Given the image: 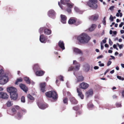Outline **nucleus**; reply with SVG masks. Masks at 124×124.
I'll list each match as a JSON object with an SVG mask.
<instances>
[{
  "label": "nucleus",
  "instance_id": "1",
  "mask_svg": "<svg viewBox=\"0 0 124 124\" xmlns=\"http://www.w3.org/2000/svg\"><path fill=\"white\" fill-rule=\"evenodd\" d=\"M75 37L79 42L83 44L87 43L91 39L89 36L84 33H82Z\"/></svg>",
  "mask_w": 124,
  "mask_h": 124
},
{
  "label": "nucleus",
  "instance_id": "2",
  "mask_svg": "<svg viewBox=\"0 0 124 124\" xmlns=\"http://www.w3.org/2000/svg\"><path fill=\"white\" fill-rule=\"evenodd\" d=\"M69 0H61V4L64 5H67L68 8L66 9V11L70 13L71 12V8L73 6V4L69 2Z\"/></svg>",
  "mask_w": 124,
  "mask_h": 124
},
{
  "label": "nucleus",
  "instance_id": "3",
  "mask_svg": "<svg viewBox=\"0 0 124 124\" xmlns=\"http://www.w3.org/2000/svg\"><path fill=\"white\" fill-rule=\"evenodd\" d=\"M45 95L47 97L52 98L54 100L57 99V98L56 93L54 91H51L47 92L45 93Z\"/></svg>",
  "mask_w": 124,
  "mask_h": 124
},
{
  "label": "nucleus",
  "instance_id": "4",
  "mask_svg": "<svg viewBox=\"0 0 124 124\" xmlns=\"http://www.w3.org/2000/svg\"><path fill=\"white\" fill-rule=\"evenodd\" d=\"M89 1L87 3L88 5L90 8L93 9L97 8L98 6L96 4L97 0H89Z\"/></svg>",
  "mask_w": 124,
  "mask_h": 124
},
{
  "label": "nucleus",
  "instance_id": "5",
  "mask_svg": "<svg viewBox=\"0 0 124 124\" xmlns=\"http://www.w3.org/2000/svg\"><path fill=\"white\" fill-rule=\"evenodd\" d=\"M8 81V77L6 75L4 74L0 78V85H4L7 83Z\"/></svg>",
  "mask_w": 124,
  "mask_h": 124
},
{
  "label": "nucleus",
  "instance_id": "6",
  "mask_svg": "<svg viewBox=\"0 0 124 124\" xmlns=\"http://www.w3.org/2000/svg\"><path fill=\"white\" fill-rule=\"evenodd\" d=\"M56 13L54 11L53 9L49 10L48 12V16L50 18L53 19L55 17Z\"/></svg>",
  "mask_w": 124,
  "mask_h": 124
},
{
  "label": "nucleus",
  "instance_id": "7",
  "mask_svg": "<svg viewBox=\"0 0 124 124\" xmlns=\"http://www.w3.org/2000/svg\"><path fill=\"white\" fill-rule=\"evenodd\" d=\"M73 53L75 54H79L82 55L83 54V52L80 49L76 48L73 47L72 48Z\"/></svg>",
  "mask_w": 124,
  "mask_h": 124
},
{
  "label": "nucleus",
  "instance_id": "8",
  "mask_svg": "<svg viewBox=\"0 0 124 124\" xmlns=\"http://www.w3.org/2000/svg\"><path fill=\"white\" fill-rule=\"evenodd\" d=\"M7 91L10 94H12V93L16 92L17 91L16 88L13 87L11 86L8 88L7 89Z\"/></svg>",
  "mask_w": 124,
  "mask_h": 124
},
{
  "label": "nucleus",
  "instance_id": "9",
  "mask_svg": "<svg viewBox=\"0 0 124 124\" xmlns=\"http://www.w3.org/2000/svg\"><path fill=\"white\" fill-rule=\"evenodd\" d=\"M99 16L98 14H95L89 17V19L93 21H96L98 19Z\"/></svg>",
  "mask_w": 124,
  "mask_h": 124
},
{
  "label": "nucleus",
  "instance_id": "10",
  "mask_svg": "<svg viewBox=\"0 0 124 124\" xmlns=\"http://www.w3.org/2000/svg\"><path fill=\"white\" fill-rule=\"evenodd\" d=\"M74 74L76 77L77 79V82L82 81L84 80V78L81 75L78 74L76 75V73L75 72H74Z\"/></svg>",
  "mask_w": 124,
  "mask_h": 124
},
{
  "label": "nucleus",
  "instance_id": "11",
  "mask_svg": "<svg viewBox=\"0 0 124 124\" xmlns=\"http://www.w3.org/2000/svg\"><path fill=\"white\" fill-rule=\"evenodd\" d=\"M93 94V91L92 89H91L85 93V95L87 97L92 96Z\"/></svg>",
  "mask_w": 124,
  "mask_h": 124
},
{
  "label": "nucleus",
  "instance_id": "12",
  "mask_svg": "<svg viewBox=\"0 0 124 124\" xmlns=\"http://www.w3.org/2000/svg\"><path fill=\"white\" fill-rule=\"evenodd\" d=\"M38 105L39 108L42 109H44L48 107V105L47 104H43L41 103H38Z\"/></svg>",
  "mask_w": 124,
  "mask_h": 124
},
{
  "label": "nucleus",
  "instance_id": "13",
  "mask_svg": "<svg viewBox=\"0 0 124 124\" xmlns=\"http://www.w3.org/2000/svg\"><path fill=\"white\" fill-rule=\"evenodd\" d=\"M80 86L82 89H85L88 87L89 85L86 83L82 82L80 84Z\"/></svg>",
  "mask_w": 124,
  "mask_h": 124
},
{
  "label": "nucleus",
  "instance_id": "14",
  "mask_svg": "<svg viewBox=\"0 0 124 124\" xmlns=\"http://www.w3.org/2000/svg\"><path fill=\"white\" fill-rule=\"evenodd\" d=\"M46 86L45 83L43 82L40 84V87L41 91L43 92L46 91L45 86Z\"/></svg>",
  "mask_w": 124,
  "mask_h": 124
},
{
  "label": "nucleus",
  "instance_id": "15",
  "mask_svg": "<svg viewBox=\"0 0 124 124\" xmlns=\"http://www.w3.org/2000/svg\"><path fill=\"white\" fill-rule=\"evenodd\" d=\"M39 40L40 42L42 43H45L47 41V39H45L44 36L43 35L40 36Z\"/></svg>",
  "mask_w": 124,
  "mask_h": 124
},
{
  "label": "nucleus",
  "instance_id": "16",
  "mask_svg": "<svg viewBox=\"0 0 124 124\" xmlns=\"http://www.w3.org/2000/svg\"><path fill=\"white\" fill-rule=\"evenodd\" d=\"M10 97L12 100H16L17 98L18 94L17 93L15 92L14 93H12V94H10Z\"/></svg>",
  "mask_w": 124,
  "mask_h": 124
},
{
  "label": "nucleus",
  "instance_id": "17",
  "mask_svg": "<svg viewBox=\"0 0 124 124\" xmlns=\"http://www.w3.org/2000/svg\"><path fill=\"white\" fill-rule=\"evenodd\" d=\"M61 22L65 24L66 23L67 17L65 15H61Z\"/></svg>",
  "mask_w": 124,
  "mask_h": 124
},
{
  "label": "nucleus",
  "instance_id": "18",
  "mask_svg": "<svg viewBox=\"0 0 124 124\" xmlns=\"http://www.w3.org/2000/svg\"><path fill=\"white\" fill-rule=\"evenodd\" d=\"M73 64H74L77 65L75 68V70H78L79 69L80 66V64H79L77 62V61L76 60H74L73 61Z\"/></svg>",
  "mask_w": 124,
  "mask_h": 124
},
{
  "label": "nucleus",
  "instance_id": "19",
  "mask_svg": "<svg viewBox=\"0 0 124 124\" xmlns=\"http://www.w3.org/2000/svg\"><path fill=\"white\" fill-rule=\"evenodd\" d=\"M19 86L25 92H26L27 91V88L24 85L22 84H20L19 85Z\"/></svg>",
  "mask_w": 124,
  "mask_h": 124
},
{
  "label": "nucleus",
  "instance_id": "20",
  "mask_svg": "<svg viewBox=\"0 0 124 124\" xmlns=\"http://www.w3.org/2000/svg\"><path fill=\"white\" fill-rule=\"evenodd\" d=\"M76 19L74 18H70L68 21V23L69 24H74L76 22Z\"/></svg>",
  "mask_w": 124,
  "mask_h": 124
},
{
  "label": "nucleus",
  "instance_id": "21",
  "mask_svg": "<svg viewBox=\"0 0 124 124\" xmlns=\"http://www.w3.org/2000/svg\"><path fill=\"white\" fill-rule=\"evenodd\" d=\"M45 72L42 70L37 71L35 73L36 75L38 76H41L43 75Z\"/></svg>",
  "mask_w": 124,
  "mask_h": 124
},
{
  "label": "nucleus",
  "instance_id": "22",
  "mask_svg": "<svg viewBox=\"0 0 124 124\" xmlns=\"http://www.w3.org/2000/svg\"><path fill=\"white\" fill-rule=\"evenodd\" d=\"M77 92L78 93V95L81 99H83L84 98V95L81 92L80 88H77Z\"/></svg>",
  "mask_w": 124,
  "mask_h": 124
},
{
  "label": "nucleus",
  "instance_id": "23",
  "mask_svg": "<svg viewBox=\"0 0 124 124\" xmlns=\"http://www.w3.org/2000/svg\"><path fill=\"white\" fill-rule=\"evenodd\" d=\"M58 45L62 50L65 49L64 44L63 41H60L58 43Z\"/></svg>",
  "mask_w": 124,
  "mask_h": 124
},
{
  "label": "nucleus",
  "instance_id": "24",
  "mask_svg": "<svg viewBox=\"0 0 124 124\" xmlns=\"http://www.w3.org/2000/svg\"><path fill=\"white\" fill-rule=\"evenodd\" d=\"M2 96L1 98L4 99H7L8 98V96L6 93L2 92Z\"/></svg>",
  "mask_w": 124,
  "mask_h": 124
},
{
  "label": "nucleus",
  "instance_id": "25",
  "mask_svg": "<svg viewBox=\"0 0 124 124\" xmlns=\"http://www.w3.org/2000/svg\"><path fill=\"white\" fill-rule=\"evenodd\" d=\"M70 101L73 104H76L77 103V101L75 99V98L73 97H71L70 99Z\"/></svg>",
  "mask_w": 124,
  "mask_h": 124
},
{
  "label": "nucleus",
  "instance_id": "26",
  "mask_svg": "<svg viewBox=\"0 0 124 124\" xmlns=\"http://www.w3.org/2000/svg\"><path fill=\"white\" fill-rule=\"evenodd\" d=\"M90 68V66L87 64H85L84 66V69L85 71L86 72H87L89 70Z\"/></svg>",
  "mask_w": 124,
  "mask_h": 124
},
{
  "label": "nucleus",
  "instance_id": "27",
  "mask_svg": "<svg viewBox=\"0 0 124 124\" xmlns=\"http://www.w3.org/2000/svg\"><path fill=\"white\" fill-rule=\"evenodd\" d=\"M44 32L45 34L46 35H50L51 33V30L47 29H45Z\"/></svg>",
  "mask_w": 124,
  "mask_h": 124
},
{
  "label": "nucleus",
  "instance_id": "28",
  "mask_svg": "<svg viewBox=\"0 0 124 124\" xmlns=\"http://www.w3.org/2000/svg\"><path fill=\"white\" fill-rule=\"evenodd\" d=\"M96 26V24H92L91 26L89 28V30L90 31H92L95 29Z\"/></svg>",
  "mask_w": 124,
  "mask_h": 124
},
{
  "label": "nucleus",
  "instance_id": "29",
  "mask_svg": "<svg viewBox=\"0 0 124 124\" xmlns=\"http://www.w3.org/2000/svg\"><path fill=\"white\" fill-rule=\"evenodd\" d=\"M23 113L22 112H19L17 113L18 118L19 119L22 116Z\"/></svg>",
  "mask_w": 124,
  "mask_h": 124
},
{
  "label": "nucleus",
  "instance_id": "30",
  "mask_svg": "<svg viewBox=\"0 0 124 124\" xmlns=\"http://www.w3.org/2000/svg\"><path fill=\"white\" fill-rule=\"evenodd\" d=\"M39 69V66L37 64H35L34 66L33 69L34 71L35 70H38Z\"/></svg>",
  "mask_w": 124,
  "mask_h": 124
},
{
  "label": "nucleus",
  "instance_id": "31",
  "mask_svg": "<svg viewBox=\"0 0 124 124\" xmlns=\"http://www.w3.org/2000/svg\"><path fill=\"white\" fill-rule=\"evenodd\" d=\"M75 10L77 12L79 13V14H81L82 13V12L77 7H75L74 8Z\"/></svg>",
  "mask_w": 124,
  "mask_h": 124
},
{
  "label": "nucleus",
  "instance_id": "32",
  "mask_svg": "<svg viewBox=\"0 0 124 124\" xmlns=\"http://www.w3.org/2000/svg\"><path fill=\"white\" fill-rule=\"evenodd\" d=\"M13 104L12 102L10 100L8 101L7 103V105L8 107H9L12 106Z\"/></svg>",
  "mask_w": 124,
  "mask_h": 124
},
{
  "label": "nucleus",
  "instance_id": "33",
  "mask_svg": "<svg viewBox=\"0 0 124 124\" xmlns=\"http://www.w3.org/2000/svg\"><path fill=\"white\" fill-rule=\"evenodd\" d=\"M24 79L27 83L29 84L30 83V80L29 78L26 77H24Z\"/></svg>",
  "mask_w": 124,
  "mask_h": 124
},
{
  "label": "nucleus",
  "instance_id": "34",
  "mask_svg": "<svg viewBox=\"0 0 124 124\" xmlns=\"http://www.w3.org/2000/svg\"><path fill=\"white\" fill-rule=\"evenodd\" d=\"M22 81V79L21 78L17 79L15 83V84L16 85H18L19 82H21Z\"/></svg>",
  "mask_w": 124,
  "mask_h": 124
},
{
  "label": "nucleus",
  "instance_id": "35",
  "mask_svg": "<svg viewBox=\"0 0 124 124\" xmlns=\"http://www.w3.org/2000/svg\"><path fill=\"white\" fill-rule=\"evenodd\" d=\"M16 112V110L14 108H13L11 110V112L10 114L11 115H13L15 114Z\"/></svg>",
  "mask_w": 124,
  "mask_h": 124
},
{
  "label": "nucleus",
  "instance_id": "36",
  "mask_svg": "<svg viewBox=\"0 0 124 124\" xmlns=\"http://www.w3.org/2000/svg\"><path fill=\"white\" fill-rule=\"evenodd\" d=\"M27 97L30 100H34V98L30 94H28L27 95Z\"/></svg>",
  "mask_w": 124,
  "mask_h": 124
},
{
  "label": "nucleus",
  "instance_id": "37",
  "mask_svg": "<svg viewBox=\"0 0 124 124\" xmlns=\"http://www.w3.org/2000/svg\"><path fill=\"white\" fill-rule=\"evenodd\" d=\"M88 107L89 108H93L94 107V106L91 103H89L88 104Z\"/></svg>",
  "mask_w": 124,
  "mask_h": 124
},
{
  "label": "nucleus",
  "instance_id": "38",
  "mask_svg": "<svg viewBox=\"0 0 124 124\" xmlns=\"http://www.w3.org/2000/svg\"><path fill=\"white\" fill-rule=\"evenodd\" d=\"M44 27H41L39 30V32L41 34L43 32L44 29H45Z\"/></svg>",
  "mask_w": 124,
  "mask_h": 124
},
{
  "label": "nucleus",
  "instance_id": "39",
  "mask_svg": "<svg viewBox=\"0 0 124 124\" xmlns=\"http://www.w3.org/2000/svg\"><path fill=\"white\" fill-rule=\"evenodd\" d=\"M101 62L99 61L98 62V63L99 64V66L101 67H103L104 66V64L103 63H101Z\"/></svg>",
  "mask_w": 124,
  "mask_h": 124
},
{
  "label": "nucleus",
  "instance_id": "40",
  "mask_svg": "<svg viewBox=\"0 0 124 124\" xmlns=\"http://www.w3.org/2000/svg\"><path fill=\"white\" fill-rule=\"evenodd\" d=\"M68 100L67 98H65L63 100V101L64 103L67 104L68 103Z\"/></svg>",
  "mask_w": 124,
  "mask_h": 124
},
{
  "label": "nucleus",
  "instance_id": "41",
  "mask_svg": "<svg viewBox=\"0 0 124 124\" xmlns=\"http://www.w3.org/2000/svg\"><path fill=\"white\" fill-rule=\"evenodd\" d=\"M21 101L22 102H25V100L24 97L23 96H22L21 99Z\"/></svg>",
  "mask_w": 124,
  "mask_h": 124
},
{
  "label": "nucleus",
  "instance_id": "42",
  "mask_svg": "<svg viewBox=\"0 0 124 124\" xmlns=\"http://www.w3.org/2000/svg\"><path fill=\"white\" fill-rule=\"evenodd\" d=\"M117 78L119 80H124V78H122L121 77L117 76Z\"/></svg>",
  "mask_w": 124,
  "mask_h": 124
},
{
  "label": "nucleus",
  "instance_id": "43",
  "mask_svg": "<svg viewBox=\"0 0 124 124\" xmlns=\"http://www.w3.org/2000/svg\"><path fill=\"white\" fill-rule=\"evenodd\" d=\"M4 74L3 73V71L2 70H0V78Z\"/></svg>",
  "mask_w": 124,
  "mask_h": 124
},
{
  "label": "nucleus",
  "instance_id": "44",
  "mask_svg": "<svg viewBox=\"0 0 124 124\" xmlns=\"http://www.w3.org/2000/svg\"><path fill=\"white\" fill-rule=\"evenodd\" d=\"M74 70L76 71L75 70V68H74L73 67H70L69 68V69H68V71H70L71 70Z\"/></svg>",
  "mask_w": 124,
  "mask_h": 124
},
{
  "label": "nucleus",
  "instance_id": "45",
  "mask_svg": "<svg viewBox=\"0 0 124 124\" xmlns=\"http://www.w3.org/2000/svg\"><path fill=\"white\" fill-rule=\"evenodd\" d=\"M82 22L81 21L79 20H78V21H77L76 22V25H78L81 23Z\"/></svg>",
  "mask_w": 124,
  "mask_h": 124
},
{
  "label": "nucleus",
  "instance_id": "46",
  "mask_svg": "<svg viewBox=\"0 0 124 124\" xmlns=\"http://www.w3.org/2000/svg\"><path fill=\"white\" fill-rule=\"evenodd\" d=\"M116 105L117 107H120L121 106V104L120 103H117L116 104Z\"/></svg>",
  "mask_w": 124,
  "mask_h": 124
},
{
  "label": "nucleus",
  "instance_id": "47",
  "mask_svg": "<svg viewBox=\"0 0 124 124\" xmlns=\"http://www.w3.org/2000/svg\"><path fill=\"white\" fill-rule=\"evenodd\" d=\"M79 107L78 106H76L73 107V109L76 110H78V109Z\"/></svg>",
  "mask_w": 124,
  "mask_h": 124
},
{
  "label": "nucleus",
  "instance_id": "48",
  "mask_svg": "<svg viewBox=\"0 0 124 124\" xmlns=\"http://www.w3.org/2000/svg\"><path fill=\"white\" fill-rule=\"evenodd\" d=\"M114 8V6H111L110 7V8H109V9L111 10H113Z\"/></svg>",
  "mask_w": 124,
  "mask_h": 124
},
{
  "label": "nucleus",
  "instance_id": "49",
  "mask_svg": "<svg viewBox=\"0 0 124 124\" xmlns=\"http://www.w3.org/2000/svg\"><path fill=\"white\" fill-rule=\"evenodd\" d=\"M63 77L61 76H60L59 77V78L62 81H63Z\"/></svg>",
  "mask_w": 124,
  "mask_h": 124
},
{
  "label": "nucleus",
  "instance_id": "50",
  "mask_svg": "<svg viewBox=\"0 0 124 124\" xmlns=\"http://www.w3.org/2000/svg\"><path fill=\"white\" fill-rule=\"evenodd\" d=\"M124 46V45L123 44L120 45L119 46V48L120 49L122 48Z\"/></svg>",
  "mask_w": 124,
  "mask_h": 124
},
{
  "label": "nucleus",
  "instance_id": "51",
  "mask_svg": "<svg viewBox=\"0 0 124 124\" xmlns=\"http://www.w3.org/2000/svg\"><path fill=\"white\" fill-rule=\"evenodd\" d=\"M58 4L59 6L62 9H63V8L62 7V5L61 4H60V3L59 2H58Z\"/></svg>",
  "mask_w": 124,
  "mask_h": 124
},
{
  "label": "nucleus",
  "instance_id": "52",
  "mask_svg": "<svg viewBox=\"0 0 124 124\" xmlns=\"http://www.w3.org/2000/svg\"><path fill=\"white\" fill-rule=\"evenodd\" d=\"M21 111L22 112H23V113H25L26 112V109H21Z\"/></svg>",
  "mask_w": 124,
  "mask_h": 124
},
{
  "label": "nucleus",
  "instance_id": "53",
  "mask_svg": "<svg viewBox=\"0 0 124 124\" xmlns=\"http://www.w3.org/2000/svg\"><path fill=\"white\" fill-rule=\"evenodd\" d=\"M111 63L112 62L111 61H108L107 64V66H109L111 64Z\"/></svg>",
  "mask_w": 124,
  "mask_h": 124
},
{
  "label": "nucleus",
  "instance_id": "54",
  "mask_svg": "<svg viewBox=\"0 0 124 124\" xmlns=\"http://www.w3.org/2000/svg\"><path fill=\"white\" fill-rule=\"evenodd\" d=\"M113 47L115 49H116V50H118V48L116 47V45L115 44H114L113 46Z\"/></svg>",
  "mask_w": 124,
  "mask_h": 124
},
{
  "label": "nucleus",
  "instance_id": "55",
  "mask_svg": "<svg viewBox=\"0 0 124 124\" xmlns=\"http://www.w3.org/2000/svg\"><path fill=\"white\" fill-rule=\"evenodd\" d=\"M101 50H102V49H103V48H104L103 44H102V42H101Z\"/></svg>",
  "mask_w": 124,
  "mask_h": 124
},
{
  "label": "nucleus",
  "instance_id": "56",
  "mask_svg": "<svg viewBox=\"0 0 124 124\" xmlns=\"http://www.w3.org/2000/svg\"><path fill=\"white\" fill-rule=\"evenodd\" d=\"M109 43L111 46L113 44V42L110 39H109Z\"/></svg>",
  "mask_w": 124,
  "mask_h": 124
},
{
  "label": "nucleus",
  "instance_id": "57",
  "mask_svg": "<svg viewBox=\"0 0 124 124\" xmlns=\"http://www.w3.org/2000/svg\"><path fill=\"white\" fill-rule=\"evenodd\" d=\"M113 17L112 16V15H111L110 16L109 19L111 21H113Z\"/></svg>",
  "mask_w": 124,
  "mask_h": 124
},
{
  "label": "nucleus",
  "instance_id": "58",
  "mask_svg": "<svg viewBox=\"0 0 124 124\" xmlns=\"http://www.w3.org/2000/svg\"><path fill=\"white\" fill-rule=\"evenodd\" d=\"M14 107L17 109H20V107L17 105H15Z\"/></svg>",
  "mask_w": 124,
  "mask_h": 124
},
{
  "label": "nucleus",
  "instance_id": "59",
  "mask_svg": "<svg viewBox=\"0 0 124 124\" xmlns=\"http://www.w3.org/2000/svg\"><path fill=\"white\" fill-rule=\"evenodd\" d=\"M124 24V23L123 22H121L120 24L119 25V27H122L123 25Z\"/></svg>",
  "mask_w": 124,
  "mask_h": 124
},
{
  "label": "nucleus",
  "instance_id": "60",
  "mask_svg": "<svg viewBox=\"0 0 124 124\" xmlns=\"http://www.w3.org/2000/svg\"><path fill=\"white\" fill-rule=\"evenodd\" d=\"M99 68V67L98 66H95L94 67V69L95 70H97Z\"/></svg>",
  "mask_w": 124,
  "mask_h": 124
},
{
  "label": "nucleus",
  "instance_id": "61",
  "mask_svg": "<svg viewBox=\"0 0 124 124\" xmlns=\"http://www.w3.org/2000/svg\"><path fill=\"white\" fill-rule=\"evenodd\" d=\"M101 42H102V44H103V43H106V41L105 40H103Z\"/></svg>",
  "mask_w": 124,
  "mask_h": 124
},
{
  "label": "nucleus",
  "instance_id": "62",
  "mask_svg": "<svg viewBox=\"0 0 124 124\" xmlns=\"http://www.w3.org/2000/svg\"><path fill=\"white\" fill-rule=\"evenodd\" d=\"M103 57V56L102 55H100V56H98L97 57V59H100V58H102Z\"/></svg>",
  "mask_w": 124,
  "mask_h": 124
},
{
  "label": "nucleus",
  "instance_id": "63",
  "mask_svg": "<svg viewBox=\"0 0 124 124\" xmlns=\"http://www.w3.org/2000/svg\"><path fill=\"white\" fill-rule=\"evenodd\" d=\"M122 95L123 97L124 98V90L123 91L122 93Z\"/></svg>",
  "mask_w": 124,
  "mask_h": 124
},
{
  "label": "nucleus",
  "instance_id": "64",
  "mask_svg": "<svg viewBox=\"0 0 124 124\" xmlns=\"http://www.w3.org/2000/svg\"><path fill=\"white\" fill-rule=\"evenodd\" d=\"M120 32L121 34H123L124 33V30H121L120 31Z\"/></svg>",
  "mask_w": 124,
  "mask_h": 124
}]
</instances>
